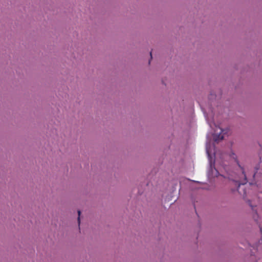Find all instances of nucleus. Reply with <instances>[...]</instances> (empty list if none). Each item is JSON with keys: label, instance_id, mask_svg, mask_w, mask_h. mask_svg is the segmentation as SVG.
<instances>
[{"label": "nucleus", "instance_id": "39448f33", "mask_svg": "<svg viewBox=\"0 0 262 262\" xmlns=\"http://www.w3.org/2000/svg\"><path fill=\"white\" fill-rule=\"evenodd\" d=\"M249 205L251 207L252 209H253V206L252 205V204H251V203L249 202Z\"/></svg>", "mask_w": 262, "mask_h": 262}, {"label": "nucleus", "instance_id": "f03ea898", "mask_svg": "<svg viewBox=\"0 0 262 262\" xmlns=\"http://www.w3.org/2000/svg\"><path fill=\"white\" fill-rule=\"evenodd\" d=\"M243 175L244 177V179L242 181H233V183H235V185H238V187L237 188V190H238V188L240 187V186L241 185H244L247 182V178L246 176V174H245L244 172L243 171Z\"/></svg>", "mask_w": 262, "mask_h": 262}, {"label": "nucleus", "instance_id": "7ed1b4c3", "mask_svg": "<svg viewBox=\"0 0 262 262\" xmlns=\"http://www.w3.org/2000/svg\"><path fill=\"white\" fill-rule=\"evenodd\" d=\"M212 166L214 167V165H212V164L211 163V164H210V168H211V169H212ZM214 170L216 171V173H215V176H217V174H218V173H219V172H218V171L216 170V169L215 168V167H214Z\"/></svg>", "mask_w": 262, "mask_h": 262}, {"label": "nucleus", "instance_id": "20e7f679", "mask_svg": "<svg viewBox=\"0 0 262 262\" xmlns=\"http://www.w3.org/2000/svg\"><path fill=\"white\" fill-rule=\"evenodd\" d=\"M81 212L80 210L78 211V221L79 224H80V215Z\"/></svg>", "mask_w": 262, "mask_h": 262}, {"label": "nucleus", "instance_id": "423d86ee", "mask_svg": "<svg viewBox=\"0 0 262 262\" xmlns=\"http://www.w3.org/2000/svg\"><path fill=\"white\" fill-rule=\"evenodd\" d=\"M233 156H234V154H233ZM233 158H235L234 156H233Z\"/></svg>", "mask_w": 262, "mask_h": 262}, {"label": "nucleus", "instance_id": "f257e3e1", "mask_svg": "<svg viewBox=\"0 0 262 262\" xmlns=\"http://www.w3.org/2000/svg\"><path fill=\"white\" fill-rule=\"evenodd\" d=\"M228 130L223 129L220 127L216 126L213 134V138L215 141H219L224 139V135L227 133Z\"/></svg>", "mask_w": 262, "mask_h": 262}]
</instances>
